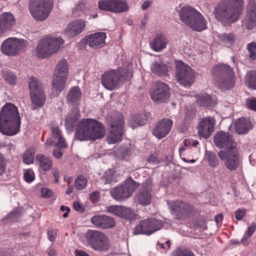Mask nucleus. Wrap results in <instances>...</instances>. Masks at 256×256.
<instances>
[{
    "label": "nucleus",
    "mask_w": 256,
    "mask_h": 256,
    "mask_svg": "<svg viewBox=\"0 0 256 256\" xmlns=\"http://www.w3.org/2000/svg\"><path fill=\"white\" fill-rule=\"evenodd\" d=\"M243 0H222L214 8L216 19L224 24L236 22L242 14Z\"/></svg>",
    "instance_id": "nucleus-1"
},
{
    "label": "nucleus",
    "mask_w": 256,
    "mask_h": 256,
    "mask_svg": "<svg viewBox=\"0 0 256 256\" xmlns=\"http://www.w3.org/2000/svg\"><path fill=\"white\" fill-rule=\"evenodd\" d=\"M20 127V118L18 108L12 103H6L0 112V131L5 135L16 134Z\"/></svg>",
    "instance_id": "nucleus-2"
},
{
    "label": "nucleus",
    "mask_w": 256,
    "mask_h": 256,
    "mask_svg": "<svg viewBox=\"0 0 256 256\" xmlns=\"http://www.w3.org/2000/svg\"><path fill=\"white\" fill-rule=\"evenodd\" d=\"M105 135L104 125L93 119H83L78 124L75 133V138L80 141L96 140L103 138Z\"/></svg>",
    "instance_id": "nucleus-3"
},
{
    "label": "nucleus",
    "mask_w": 256,
    "mask_h": 256,
    "mask_svg": "<svg viewBox=\"0 0 256 256\" xmlns=\"http://www.w3.org/2000/svg\"><path fill=\"white\" fill-rule=\"evenodd\" d=\"M179 16L182 22L194 30L201 32L207 28V22L204 16L192 6L181 8Z\"/></svg>",
    "instance_id": "nucleus-4"
},
{
    "label": "nucleus",
    "mask_w": 256,
    "mask_h": 256,
    "mask_svg": "<svg viewBox=\"0 0 256 256\" xmlns=\"http://www.w3.org/2000/svg\"><path fill=\"white\" fill-rule=\"evenodd\" d=\"M64 43V40L60 37L46 36L38 43L35 50L36 56L40 58H48L56 53Z\"/></svg>",
    "instance_id": "nucleus-5"
},
{
    "label": "nucleus",
    "mask_w": 256,
    "mask_h": 256,
    "mask_svg": "<svg viewBox=\"0 0 256 256\" xmlns=\"http://www.w3.org/2000/svg\"><path fill=\"white\" fill-rule=\"evenodd\" d=\"M212 74L220 88L228 90L234 87V72L228 65L220 64L215 66L212 69Z\"/></svg>",
    "instance_id": "nucleus-6"
},
{
    "label": "nucleus",
    "mask_w": 256,
    "mask_h": 256,
    "mask_svg": "<svg viewBox=\"0 0 256 256\" xmlns=\"http://www.w3.org/2000/svg\"><path fill=\"white\" fill-rule=\"evenodd\" d=\"M88 244L95 250L105 251L110 248V242L103 232L96 230H88L84 234Z\"/></svg>",
    "instance_id": "nucleus-7"
},
{
    "label": "nucleus",
    "mask_w": 256,
    "mask_h": 256,
    "mask_svg": "<svg viewBox=\"0 0 256 256\" xmlns=\"http://www.w3.org/2000/svg\"><path fill=\"white\" fill-rule=\"evenodd\" d=\"M53 8L52 0H30L28 8L33 18L39 21L45 20Z\"/></svg>",
    "instance_id": "nucleus-8"
},
{
    "label": "nucleus",
    "mask_w": 256,
    "mask_h": 256,
    "mask_svg": "<svg viewBox=\"0 0 256 256\" xmlns=\"http://www.w3.org/2000/svg\"><path fill=\"white\" fill-rule=\"evenodd\" d=\"M30 94L32 105L38 107L42 106L46 102V96L42 83L36 77L28 78Z\"/></svg>",
    "instance_id": "nucleus-9"
},
{
    "label": "nucleus",
    "mask_w": 256,
    "mask_h": 256,
    "mask_svg": "<svg viewBox=\"0 0 256 256\" xmlns=\"http://www.w3.org/2000/svg\"><path fill=\"white\" fill-rule=\"evenodd\" d=\"M218 156L224 162L226 168L230 172L236 171L242 166V160L236 147L220 150Z\"/></svg>",
    "instance_id": "nucleus-10"
},
{
    "label": "nucleus",
    "mask_w": 256,
    "mask_h": 256,
    "mask_svg": "<svg viewBox=\"0 0 256 256\" xmlns=\"http://www.w3.org/2000/svg\"><path fill=\"white\" fill-rule=\"evenodd\" d=\"M27 44V41L23 39L9 38L2 42L0 50L4 55L16 56L25 50Z\"/></svg>",
    "instance_id": "nucleus-11"
},
{
    "label": "nucleus",
    "mask_w": 256,
    "mask_h": 256,
    "mask_svg": "<svg viewBox=\"0 0 256 256\" xmlns=\"http://www.w3.org/2000/svg\"><path fill=\"white\" fill-rule=\"evenodd\" d=\"M176 78L177 82L184 87H190L194 80V74L192 68L181 60L176 61Z\"/></svg>",
    "instance_id": "nucleus-12"
},
{
    "label": "nucleus",
    "mask_w": 256,
    "mask_h": 256,
    "mask_svg": "<svg viewBox=\"0 0 256 256\" xmlns=\"http://www.w3.org/2000/svg\"><path fill=\"white\" fill-rule=\"evenodd\" d=\"M168 205L172 215L178 220H184L195 212L192 205L181 200L172 201Z\"/></svg>",
    "instance_id": "nucleus-13"
},
{
    "label": "nucleus",
    "mask_w": 256,
    "mask_h": 256,
    "mask_svg": "<svg viewBox=\"0 0 256 256\" xmlns=\"http://www.w3.org/2000/svg\"><path fill=\"white\" fill-rule=\"evenodd\" d=\"M162 226V223L160 220L156 218L146 219L140 222L135 228L134 234L150 235L160 229Z\"/></svg>",
    "instance_id": "nucleus-14"
},
{
    "label": "nucleus",
    "mask_w": 256,
    "mask_h": 256,
    "mask_svg": "<svg viewBox=\"0 0 256 256\" xmlns=\"http://www.w3.org/2000/svg\"><path fill=\"white\" fill-rule=\"evenodd\" d=\"M122 68L112 70L106 72L102 76V85L108 90H112L120 86V80L123 77Z\"/></svg>",
    "instance_id": "nucleus-15"
},
{
    "label": "nucleus",
    "mask_w": 256,
    "mask_h": 256,
    "mask_svg": "<svg viewBox=\"0 0 256 256\" xmlns=\"http://www.w3.org/2000/svg\"><path fill=\"white\" fill-rule=\"evenodd\" d=\"M134 182H126L124 184L112 190L110 192L112 196L118 201H122L130 198L132 194L136 187Z\"/></svg>",
    "instance_id": "nucleus-16"
},
{
    "label": "nucleus",
    "mask_w": 256,
    "mask_h": 256,
    "mask_svg": "<svg viewBox=\"0 0 256 256\" xmlns=\"http://www.w3.org/2000/svg\"><path fill=\"white\" fill-rule=\"evenodd\" d=\"M98 6L101 10L115 13L125 12L128 9L126 2L122 0H100L98 2Z\"/></svg>",
    "instance_id": "nucleus-17"
},
{
    "label": "nucleus",
    "mask_w": 256,
    "mask_h": 256,
    "mask_svg": "<svg viewBox=\"0 0 256 256\" xmlns=\"http://www.w3.org/2000/svg\"><path fill=\"white\" fill-rule=\"evenodd\" d=\"M124 126V121L122 116H120L117 120L112 122L110 125V133L106 138L108 144H116L122 139Z\"/></svg>",
    "instance_id": "nucleus-18"
},
{
    "label": "nucleus",
    "mask_w": 256,
    "mask_h": 256,
    "mask_svg": "<svg viewBox=\"0 0 256 256\" xmlns=\"http://www.w3.org/2000/svg\"><path fill=\"white\" fill-rule=\"evenodd\" d=\"M214 142L216 146L220 148H236V142L232 136L228 132L223 131L217 132L214 137Z\"/></svg>",
    "instance_id": "nucleus-19"
},
{
    "label": "nucleus",
    "mask_w": 256,
    "mask_h": 256,
    "mask_svg": "<svg viewBox=\"0 0 256 256\" xmlns=\"http://www.w3.org/2000/svg\"><path fill=\"white\" fill-rule=\"evenodd\" d=\"M172 125V120L164 118L156 124L152 130V134L158 139L162 138L168 134Z\"/></svg>",
    "instance_id": "nucleus-20"
},
{
    "label": "nucleus",
    "mask_w": 256,
    "mask_h": 256,
    "mask_svg": "<svg viewBox=\"0 0 256 256\" xmlns=\"http://www.w3.org/2000/svg\"><path fill=\"white\" fill-rule=\"evenodd\" d=\"M106 210L126 220H132L136 218V213L130 208L116 205L110 206L106 208Z\"/></svg>",
    "instance_id": "nucleus-21"
},
{
    "label": "nucleus",
    "mask_w": 256,
    "mask_h": 256,
    "mask_svg": "<svg viewBox=\"0 0 256 256\" xmlns=\"http://www.w3.org/2000/svg\"><path fill=\"white\" fill-rule=\"evenodd\" d=\"M168 86L162 82H158L156 88L150 93L152 100L158 102H164L170 97Z\"/></svg>",
    "instance_id": "nucleus-22"
},
{
    "label": "nucleus",
    "mask_w": 256,
    "mask_h": 256,
    "mask_svg": "<svg viewBox=\"0 0 256 256\" xmlns=\"http://www.w3.org/2000/svg\"><path fill=\"white\" fill-rule=\"evenodd\" d=\"M215 120L212 116L203 118L200 122L198 129V135L205 138H208L214 130Z\"/></svg>",
    "instance_id": "nucleus-23"
},
{
    "label": "nucleus",
    "mask_w": 256,
    "mask_h": 256,
    "mask_svg": "<svg viewBox=\"0 0 256 256\" xmlns=\"http://www.w3.org/2000/svg\"><path fill=\"white\" fill-rule=\"evenodd\" d=\"M247 18L243 20V25L248 30L256 24V0H250L246 11Z\"/></svg>",
    "instance_id": "nucleus-24"
},
{
    "label": "nucleus",
    "mask_w": 256,
    "mask_h": 256,
    "mask_svg": "<svg viewBox=\"0 0 256 256\" xmlns=\"http://www.w3.org/2000/svg\"><path fill=\"white\" fill-rule=\"evenodd\" d=\"M106 36L105 32H97L86 36V40L90 46L94 49L104 46Z\"/></svg>",
    "instance_id": "nucleus-25"
},
{
    "label": "nucleus",
    "mask_w": 256,
    "mask_h": 256,
    "mask_svg": "<svg viewBox=\"0 0 256 256\" xmlns=\"http://www.w3.org/2000/svg\"><path fill=\"white\" fill-rule=\"evenodd\" d=\"M151 186L147 184H143L138 192L136 196V199L139 204L147 206L150 203L152 200Z\"/></svg>",
    "instance_id": "nucleus-26"
},
{
    "label": "nucleus",
    "mask_w": 256,
    "mask_h": 256,
    "mask_svg": "<svg viewBox=\"0 0 256 256\" xmlns=\"http://www.w3.org/2000/svg\"><path fill=\"white\" fill-rule=\"evenodd\" d=\"M90 222L96 227L102 228H111L115 224L113 218L106 215H96L91 218Z\"/></svg>",
    "instance_id": "nucleus-27"
},
{
    "label": "nucleus",
    "mask_w": 256,
    "mask_h": 256,
    "mask_svg": "<svg viewBox=\"0 0 256 256\" xmlns=\"http://www.w3.org/2000/svg\"><path fill=\"white\" fill-rule=\"evenodd\" d=\"M15 22L14 16L10 12H4L0 16V36L11 30Z\"/></svg>",
    "instance_id": "nucleus-28"
},
{
    "label": "nucleus",
    "mask_w": 256,
    "mask_h": 256,
    "mask_svg": "<svg viewBox=\"0 0 256 256\" xmlns=\"http://www.w3.org/2000/svg\"><path fill=\"white\" fill-rule=\"evenodd\" d=\"M85 27L86 22L82 20H78L69 24L66 32L70 37H74L81 33Z\"/></svg>",
    "instance_id": "nucleus-29"
},
{
    "label": "nucleus",
    "mask_w": 256,
    "mask_h": 256,
    "mask_svg": "<svg viewBox=\"0 0 256 256\" xmlns=\"http://www.w3.org/2000/svg\"><path fill=\"white\" fill-rule=\"evenodd\" d=\"M67 78L54 76L52 83V96L57 97L59 94L62 91L66 84Z\"/></svg>",
    "instance_id": "nucleus-30"
},
{
    "label": "nucleus",
    "mask_w": 256,
    "mask_h": 256,
    "mask_svg": "<svg viewBox=\"0 0 256 256\" xmlns=\"http://www.w3.org/2000/svg\"><path fill=\"white\" fill-rule=\"evenodd\" d=\"M82 92L80 88L78 86L72 87L66 97L67 102L72 106H76L80 104L81 99Z\"/></svg>",
    "instance_id": "nucleus-31"
},
{
    "label": "nucleus",
    "mask_w": 256,
    "mask_h": 256,
    "mask_svg": "<svg viewBox=\"0 0 256 256\" xmlns=\"http://www.w3.org/2000/svg\"><path fill=\"white\" fill-rule=\"evenodd\" d=\"M196 102L204 108H212L217 104V100L215 96L204 94L196 96Z\"/></svg>",
    "instance_id": "nucleus-32"
},
{
    "label": "nucleus",
    "mask_w": 256,
    "mask_h": 256,
    "mask_svg": "<svg viewBox=\"0 0 256 256\" xmlns=\"http://www.w3.org/2000/svg\"><path fill=\"white\" fill-rule=\"evenodd\" d=\"M168 44V40L162 34H158L152 42L150 44L151 48L156 52L164 49Z\"/></svg>",
    "instance_id": "nucleus-33"
},
{
    "label": "nucleus",
    "mask_w": 256,
    "mask_h": 256,
    "mask_svg": "<svg viewBox=\"0 0 256 256\" xmlns=\"http://www.w3.org/2000/svg\"><path fill=\"white\" fill-rule=\"evenodd\" d=\"M252 128L251 122L246 118H240L235 122L234 128L238 134H246Z\"/></svg>",
    "instance_id": "nucleus-34"
},
{
    "label": "nucleus",
    "mask_w": 256,
    "mask_h": 256,
    "mask_svg": "<svg viewBox=\"0 0 256 256\" xmlns=\"http://www.w3.org/2000/svg\"><path fill=\"white\" fill-rule=\"evenodd\" d=\"M152 72L160 76H168V72L171 69L170 67L164 63L155 62L151 66Z\"/></svg>",
    "instance_id": "nucleus-35"
},
{
    "label": "nucleus",
    "mask_w": 256,
    "mask_h": 256,
    "mask_svg": "<svg viewBox=\"0 0 256 256\" xmlns=\"http://www.w3.org/2000/svg\"><path fill=\"white\" fill-rule=\"evenodd\" d=\"M36 159L38 162L40 167L44 171H49L52 168V160L45 155L37 154Z\"/></svg>",
    "instance_id": "nucleus-36"
},
{
    "label": "nucleus",
    "mask_w": 256,
    "mask_h": 256,
    "mask_svg": "<svg viewBox=\"0 0 256 256\" xmlns=\"http://www.w3.org/2000/svg\"><path fill=\"white\" fill-rule=\"evenodd\" d=\"M68 72V66L66 60H60L56 67L54 76L67 78Z\"/></svg>",
    "instance_id": "nucleus-37"
},
{
    "label": "nucleus",
    "mask_w": 256,
    "mask_h": 256,
    "mask_svg": "<svg viewBox=\"0 0 256 256\" xmlns=\"http://www.w3.org/2000/svg\"><path fill=\"white\" fill-rule=\"evenodd\" d=\"M132 146L130 144L120 146L116 150L118 158L126 160L132 154Z\"/></svg>",
    "instance_id": "nucleus-38"
},
{
    "label": "nucleus",
    "mask_w": 256,
    "mask_h": 256,
    "mask_svg": "<svg viewBox=\"0 0 256 256\" xmlns=\"http://www.w3.org/2000/svg\"><path fill=\"white\" fill-rule=\"evenodd\" d=\"M146 120L140 115H134L130 116L128 124L133 129L145 124Z\"/></svg>",
    "instance_id": "nucleus-39"
},
{
    "label": "nucleus",
    "mask_w": 256,
    "mask_h": 256,
    "mask_svg": "<svg viewBox=\"0 0 256 256\" xmlns=\"http://www.w3.org/2000/svg\"><path fill=\"white\" fill-rule=\"evenodd\" d=\"M218 38L220 42L227 46H231L234 42L236 37L232 33L222 34L218 36Z\"/></svg>",
    "instance_id": "nucleus-40"
},
{
    "label": "nucleus",
    "mask_w": 256,
    "mask_h": 256,
    "mask_svg": "<svg viewBox=\"0 0 256 256\" xmlns=\"http://www.w3.org/2000/svg\"><path fill=\"white\" fill-rule=\"evenodd\" d=\"M80 118L78 112H70L67 116L66 120V126L71 127L75 126L77 124Z\"/></svg>",
    "instance_id": "nucleus-41"
},
{
    "label": "nucleus",
    "mask_w": 256,
    "mask_h": 256,
    "mask_svg": "<svg viewBox=\"0 0 256 256\" xmlns=\"http://www.w3.org/2000/svg\"><path fill=\"white\" fill-rule=\"evenodd\" d=\"M206 157L209 165L214 168L218 164V160L214 152L210 151H206Z\"/></svg>",
    "instance_id": "nucleus-42"
},
{
    "label": "nucleus",
    "mask_w": 256,
    "mask_h": 256,
    "mask_svg": "<svg viewBox=\"0 0 256 256\" xmlns=\"http://www.w3.org/2000/svg\"><path fill=\"white\" fill-rule=\"evenodd\" d=\"M34 149L30 148L25 152L23 156L24 162L26 164H31L34 162Z\"/></svg>",
    "instance_id": "nucleus-43"
},
{
    "label": "nucleus",
    "mask_w": 256,
    "mask_h": 256,
    "mask_svg": "<svg viewBox=\"0 0 256 256\" xmlns=\"http://www.w3.org/2000/svg\"><path fill=\"white\" fill-rule=\"evenodd\" d=\"M87 184V180L82 175L78 176L74 181L76 188L82 190L85 188Z\"/></svg>",
    "instance_id": "nucleus-44"
},
{
    "label": "nucleus",
    "mask_w": 256,
    "mask_h": 256,
    "mask_svg": "<svg viewBox=\"0 0 256 256\" xmlns=\"http://www.w3.org/2000/svg\"><path fill=\"white\" fill-rule=\"evenodd\" d=\"M246 49L248 52L249 58L252 60H256V42H251L246 46Z\"/></svg>",
    "instance_id": "nucleus-45"
},
{
    "label": "nucleus",
    "mask_w": 256,
    "mask_h": 256,
    "mask_svg": "<svg viewBox=\"0 0 256 256\" xmlns=\"http://www.w3.org/2000/svg\"><path fill=\"white\" fill-rule=\"evenodd\" d=\"M102 178L104 180L106 184H110L117 181L115 173L111 170L106 172L102 176Z\"/></svg>",
    "instance_id": "nucleus-46"
},
{
    "label": "nucleus",
    "mask_w": 256,
    "mask_h": 256,
    "mask_svg": "<svg viewBox=\"0 0 256 256\" xmlns=\"http://www.w3.org/2000/svg\"><path fill=\"white\" fill-rule=\"evenodd\" d=\"M172 256H195L190 250L186 248H178L175 250Z\"/></svg>",
    "instance_id": "nucleus-47"
},
{
    "label": "nucleus",
    "mask_w": 256,
    "mask_h": 256,
    "mask_svg": "<svg viewBox=\"0 0 256 256\" xmlns=\"http://www.w3.org/2000/svg\"><path fill=\"white\" fill-rule=\"evenodd\" d=\"M4 80L10 85H15L16 83V76L10 72H6L4 74Z\"/></svg>",
    "instance_id": "nucleus-48"
},
{
    "label": "nucleus",
    "mask_w": 256,
    "mask_h": 256,
    "mask_svg": "<svg viewBox=\"0 0 256 256\" xmlns=\"http://www.w3.org/2000/svg\"><path fill=\"white\" fill-rule=\"evenodd\" d=\"M20 212V210L19 208H15L8 214L7 218L10 220L14 222L17 220L20 217L21 215Z\"/></svg>",
    "instance_id": "nucleus-49"
},
{
    "label": "nucleus",
    "mask_w": 256,
    "mask_h": 256,
    "mask_svg": "<svg viewBox=\"0 0 256 256\" xmlns=\"http://www.w3.org/2000/svg\"><path fill=\"white\" fill-rule=\"evenodd\" d=\"M246 81L250 88L256 90V71L252 72Z\"/></svg>",
    "instance_id": "nucleus-50"
},
{
    "label": "nucleus",
    "mask_w": 256,
    "mask_h": 256,
    "mask_svg": "<svg viewBox=\"0 0 256 256\" xmlns=\"http://www.w3.org/2000/svg\"><path fill=\"white\" fill-rule=\"evenodd\" d=\"M24 180L27 182L30 183L34 180L35 174L34 171L31 169H27L24 171Z\"/></svg>",
    "instance_id": "nucleus-51"
},
{
    "label": "nucleus",
    "mask_w": 256,
    "mask_h": 256,
    "mask_svg": "<svg viewBox=\"0 0 256 256\" xmlns=\"http://www.w3.org/2000/svg\"><path fill=\"white\" fill-rule=\"evenodd\" d=\"M246 104L248 109L256 112V98L253 97L246 99Z\"/></svg>",
    "instance_id": "nucleus-52"
},
{
    "label": "nucleus",
    "mask_w": 256,
    "mask_h": 256,
    "mask_svg": "<svg viewBox=\"0 0 256 256\" xmlns=\"http://www.w3.org/2000/svg\"><path fill=\"white\" fill-rule=\"evenodd\" d=\"M6 167V162L5 157L0 154V176L5 172Z\"/></svg>",
    "instance_id": "nucleus-53"
},
{
    "label": "nucleus",
    "mask_w": 256,
    "mask_h": 256,
    "mask_svg": "<svg viewBox=\"0 0 256 256\" xmlns=\"http://www.w3.org/2000/svg\"><path fill=\"white\" fill-rule=\"evenodd\" d=\"M51 131L52 136L54 138H58L60 136H62L61 131L56 126L51 125Z\"/></svg>",
    "instance_id": "nucleus-54"
},
{
    "label": "nucleus",
    "mask_w": 256,
    "mask_h": 256,
    "mask_svg": "<svg viewBox=\"0 0 256 256\" xmlns=\"http://www.w3.org/2000/svg\"><path fill=\"white\" fill-rule=\"evenodd\" d=\"M235 217L237 220H241L246 213V210L244 208H239L235 211Z\"/></svg>",
    "instance_id": "nucleus-55"
},
{
    "label": "nucleus",
    "mask_w": 256,
    "mask_h": 256,
    "mask_svg": "<svg viewBox=\"0 0 256 256\" xmlns=\"http://www.w3.org/2000/svg\"><path fill=\"white\" fill-rule=\"evenodd\" d=\"M47 234L48 240L51 242H54L56 237V232L53 229H49L47 231Z\"/></svg>",
    "instance_id": "nucleus-56"
},
{
    "label": "nucleus",
    "mask_w": 256,
    "mask_h": 256,
    "mask_svg": "<svg viewBox=\"0 0 256 256\" xmlns=\"http://www.w3.org/2000/svg\"><path fill=\"white\" fill-rule=\"evenodd\" d=\"M41 193L43 197L49 198L52 197V192L51 190L47 188H43L41 189Z\"/></svg>",
    "instance_id": "nucleus-57"
},
{
    "label": "nucleus",
    "mask_w": 256,
    "mask_h": 256,
    "mask_svg": "<svg viewBox=\"0 0 256 256\" xmlns=\"http://www.w3.org/2000/svg\"><path fill=\"white\" fill-rule=\"evenodd\" d=\"M256 230V224L254 223H252L250 226H249L248 228V230L246 232L245 234H246V236L250 237L253 233Z\"/></svg>",
    "instance_id": "nucleus-58"
},
{
    "label": "nucleus",
    "mask_w": 256,
    "mask_h": 256,
    "mask_svg": "<svg viewBox=\"0 0 256 256\" xmlns=\"http://www.w3.org/2000/svg\"><path fill=\"white\" fill-rule=\"evenodd\" d=\"M55 146L56 147L60 148H66L67 147V145L66 144V141L64 138L62 136H60L58 138V142L57 143L55 144Z\"/></svg>",
    "instance_id": "nucleus-59"
},
{
    "label": "nucleus",
    "mask_w": 256,
    "mask_h": 256,
    "mask_svg": "<svg viewBox=\"0 0 256 256\" xmlns=\"http://www.w3.org/2000/svg\"><path fill=\"white\" fill-rule=\"evenodd\" d=\"M99 192L95 191L92 192L90 195V198L92 202H95L98 201L99 199Z\"/></svg>",
    "instance_id": "nucleus-60"
},
{
    "label": "nucleus",
    "mask_w": 256,
    "mask_h": 256,
    "mask_svg": "<svg viewBox=\"0 0 256 256\" xmlns=\"http://www.w3.org/2000/svg\"><path fill=\"white\" fill-rule=\"evenodd\" d=\"M73 206L74 209L80 212H82L84 210V208L82 204L78 201H75L73 203Z\"/></svg>",
    "instance_id": "nucleus-61"
},
{
    "label": "nucleus",
    "mask_w": 256,
    "mask_h": 256,
    "mask_svg": "<svg viewBox=\"0 0 256 256\" xmlns=\"http://www.w3.org/2000/svg\"><path fill=\"white\" fill-rule=\"evenodd\" d=\"M149 163L154 164L157 161V156L154 154L150 155L147 159Z\"/></svg>",
    "instance_id": "nucleus-62"
},
{
    "label": "nucleus",
    "mask_w": 256,
    "mask_h": 256,
    "mask_svg": "<svg viewBox=\"0 0 256 256\" xmlns=\"http://www.w3.org/2000/svg\"><path fill=\"white\" fill-rule=\"evenodd\" d=\"M52 154L55 158H58L62 156V152L60 150L55 149L53 150Z\"/></svg>",
    "instance_id": "nucleus-63"
},
{
    "label": "nucleus",
    "mask_w": 256,
    "mask_h": 256,
    "mask_svg": "<svg viewBox=\"0 0 256 256\" xmlns=\"http://www.w3.org/2000/svg\"><path fill=\"white\" fill-rule=\"evenodd\" d=\"M75 256H90L86 252L82 250H76L75 252Z\"/></svg>",
    "instance_id": "nucleus-64"
}]
</instances>
